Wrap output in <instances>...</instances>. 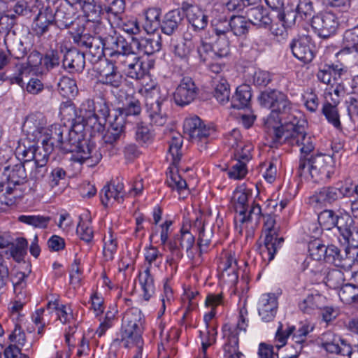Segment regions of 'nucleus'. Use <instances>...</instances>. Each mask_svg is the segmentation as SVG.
Masks as SVG:
<instances>
[{
	"label": "nucleus",
	"instance_id": "nucleus-1",
	"mask_svg": "<svg viewBox=\"0 0 358 358\" xmlns=\"http://www.w3.org/2000/svg\"><path fill=\"white\" fill-rule=\"evenodd\" d=\"M259 99L262 106L271 110L265 121V126L272 136L275 135V129L283 130L285 122L298 120L292 103L284 93L275 90H265L261 93Z\"/></svg>",
	"mask_w": 358,
	"mask_h": 358
},
{
	"label": "nucleus",
	"instance_id": "nucleus-2",
	"mask_svg": "<svg viewBox=\"0 0 358 358\" xmlns=\"http://www.w3.org/2000/svg\"><path fill=\"white\" fill-rule=\"evenodd\" d=\"M69 140L64 143V152L72 153L71 160L87 166H96L101 159L102 155L94 142L84 138L81 132L69 129Z\"/></svg>",
	"mask_w": 358,
	"mask_h": 358
},
{
	"label": "nucleus",
	"instance_id": "nucleus-3",
	"mask_svg": "<svg viewBox=\"0 0 358 358\" xmlns=\"http://www.w3.org/2000/svg\"><path fill=\"white\" fill-rule=\"evenodd\" d=\"M283 130L275 129V135L272 136L273 143L287 142L291 145L300 147L301 153L308 155L315 149L313 138L308 135L304 126L299 120L285 122Z\"/></svg>",
	"mask_w": 358,
	"mask_h": 358
},
{
	"label": "nucleus",
	"instance_id": "nucleus-4",
	"mask_svg": "<svg viewBox=\"0 0 358 358\" xmlns=\"http://www.w3.org/2000/svg\"><path fill=\"white\" fill-rule=\"evenodd\" d=\"M142 324L141 312L137 308H131L124 315L122 322L120 338H115L114 345L123 344L124 348L137 346L142 349Z\"/></svg>",
	"mask_w": 358,
	"mask_h": 358
},
{
	"label": "nucleus",
	"instance_id": "nucleus-5",
	"mask_svg": "<svg viewBox=\"0 0 358 358\" xmlns=\"http://www.w3.org/2000/svg\"><path fill=\"white\" fill-rule=\"evenodd\" d=\"M308 165L309 175L315 183L324 182L331 178L334 173V159L327 155H317L311 157L308 163L300 159L298 167V176L301 177Z\"/></svg>",
	"mask_w": 358,
	"mask_h": 358
},
{
	"label": "nucleus",
	"instance_id": "nucleus-6",
	"mask_svg": "<svg viewBox=\"0 0 358 358\" xmlns=\"http://www.w3.org/2000/svg\"><path fill=\"white\" fill-rule=\"evenodd\" d=\"M146 106L151 124L163 126L167 121L168 116L163 108L166 95L162 96L159 87L153 86L145 90Z\"/></svg>",
	"mask_w": 358,
	"mask_h": 358
},
{
	"label": "nucleus",
	"instance_id": "nucleus-7",
	"mask_svg": "<svg viewBox=\"0 0 358 358\" xmlns=\"http://www.w3.org/2000/svg\"><path fill=\"white\" fill-rule=\"evenodd\" d=\"M34 22V31L38 36L46 35L51 40H57L59 29L56 24L55 11L50 6L40 9Z\"/></svg>",
	"mask_w": 358,
	"mask_h": 358
},
{
	"label": "nucleus",
	"instance_id": "nucleus-8",
	"mask_svg": "<svg viewBox=\"0 0 358 358\" xmlns=\"http://www.w3.org/2000/svg\"><path fill=\"white\" fill-rule=\"evenodd\" d=\"M264 220V227L268 233L266 235L264 245L260 248L262 258L268 262L273 259L279 245L283 242L282 238H278L277 229L275 228V220L271 214L262 215Z\"/></svg>",
	"mask_w": 358,
	"mask_h": 358
},
{
	"label": "nucleus",
	"instance_id": "nucleus-9",
	"mask_svg": "<svg viewBox=\"0 0 358 358\" xmlns=\"http://www.w3.org/2000/svg\"><path fill=\"white\" fill-rule=\"evenodd\" d=\"M184 133L189 139L200 147L201 150L206 149L208 138L213 130L207 127L197 116L186 118L184 122Z\"/></svg>",
	"mask_w": 358,
	"mask_h": 358
},
{
	"label": "nucleus",
	"instance_id": "nucleus-10",
	"mask_svg": "<svg viewBox=\"0 0 358 358\" xmlns=\"http://www.w3.org/2000/svg\"><path fill=\"white\" fill-rule=\"evenodd\" d=\"M311 26L320 37L327 38L336 33L339 21L334 13L325 11L313 17Z\"/></svg>",
	"mask_w": 358,
	"mask_h": 358
},
{
	"label": "nucleus",
	"instance_id": "nucleus-11",
	"mask_svg": "<svg viewBox=\"0 0 358 358\" xmlns=\"http://www.w3.org/2000/svg\"><path fill=\"white\" fill-rule=\"evenodd\" d=\"M194 236L188 229L183 227L179 234H177L173 241L168 243V248L171 254L177 259H181L182 250H185L189 257L193 258L194 253L191 251L194 244Z\"/></svg>",
	"mask_w": 358,
	"mask_h": 358
},
{
	"label": "nucleus",
	"instance_id": "nucleus-12",
	"mask_svg": "<svg viewBox=\"0 0 358 358\" xmlns=\"http://www.w3.org/2000/svg\"><path fill=\"white\" fill-rule=\"evenodd\" d=\"M110 126L103 136V141L106 145L119 150V143L125 136V121L124 117L115 114L113 120H109Z\"/></svg>",
	"mask_w": 358,
	"mask_h": 358
},
{
	"label": "nucleus",
	"instance_id": "nucleus-13",
	"mask_svg": "<svg viewBox=\"0 0 358 358\" xmlns=\"http://www.w3.org/2000/svg\"><path fill=\"white\" fill-rule=\"evenodd\" d=\"M199 94V88L190 77H184L177 87L173 98L178 106H185L193 101Z\"/></svg>",
	"mask_w": 358,
	"mask_h": 358
},
{
	"label": "nucleus",
	"instance_id": "nucleus-14",
	"mask_svg": "<svg viewBox=\"0 0 358 358\" xmlns=\"http://www.w3.org/2000/svg\"><path fill=\"white\" fill-rule=\"evenodd\" d=\"M47 120L41 113L29 115L22 125V131L27 138L35 141L43 138V133L47 128Z\"/></svg>",
	"mask_w": 358,
	"mask_h": 358
},
{
	"label": "nucleus",
	"instance_id": "nucleus-15",
	"mask_svg": "<svg viewBox=\"0 0 358 358\" xmlns=\"http://www.w3.org/2000/svg\"><path fill=\"white\" fill-rule=\"evenodd\" d=\"M321 341L322 348L328 352L343 356L350 352V345L330 331L322 334Z\"/></svg>",
	"mask_w": 358,
	"mask_h": 358
},
{
	"label": "nucleus",
	"instance_id": "nucleus-16",
	"mask_svg": "<svg viewBox=\"0 0 358 358\" xmlns=\"http://www.w3.org/2000/svg\"><path fill=\"white\" fill-rule=\"evenodd\" d=\"M68 128L59 124L47 127L43 133L41 143L48 152H52L58 143H61L62 136L66 134Z\"/></svg>",
	"mask_w": 358,
	"mask_h": 358
},
{
	"label": "nucleus",
	"instance_id": "nucleus-17",
	"mask_svg": "<svg viewBox=\"0 0 358 358\" xmlns=\"http://www.w3.org/2000/svg\"><path fill=\"white\" fill-rule=\"evenodd\" d=\"M338 231L345 243L351 248H358V226L350 216L344 215V219L340 221Z\"/></svg>",
	"mask_w": 358,
	"mask_h": 358
},
{
	"label": "nucleus",
	"instance_id": "nucleus-18",
	"mask_svg": "<svg viewBox=\"0 0 358 358\" xmlns=\"http://www.w3.org/2000/svg\"><path fill=\"white\" fill-rule=\"evenodd\" d=\"M62 66L69 72H81L85 66V54L73 48L63 53Z\"/></svg>",
	"mask_w": 358,
	"mask_h": 358
},
{
	"label": "nucleus",
	"instance_id": "nucleus-19",
	"mask_svg": "<svg viewBox=\"0 0 358 358\" xmlns=\"http://www.w3.org/2000/svg\"><path fill=\"white\" fill-rule=\"evenodd\" d=\"M290 48L294 56L304 63L310 62L314 58V52L308 36L293 40Z\"/></svg>",
	"mask_w": 358,
	"mask_h": 358
},
{
	"label": "nucleus",
	"instance_id": "nucleus-20",
	"mask_svg": "<svg viewBox=\"0 0 358 358\" xmlns=\"http://www.w3.org/2000/svg\"><path fill=\"white\" fill-rule=\"evenodd\" d=\"M278 303L277 298L272 294H263L259 302L258 313L262 320L271 322L277 313Z\"/></svg>",
	"mask_w": 358,
	"mask_h": 358
},
{
	"label": "nucleus",
	"instance_id": "nucleus-21",
	"mask_svg": "<svg viewBox=\"0 0 358 358\" xmlns=\"http://www.w3.org/2000/svg\"><path fill=\"white\" fill-rule=\"evenodd\" d=\"M341 197V192L336 187H324L309 198V203L315 207L331 204Z\"/></svg>",
	"mask_w": 358,
	"mask_h": 358
},
{
	"label": "nucleus",
	"instance_id": "nucleus-22",
	"mask_svg": "<svg viewBox=\"0 0 358 358\" xmlns=\"http://www.w3.org/2000/svg\"><path fill=\"white\" fill-rule=\"evenodd\" d=\"M262 215L260 206L253 203L248 215L246 213H243L235 217L236 230H238L240 234L242 233L243 229L248 227V223L252 224V227L257 226Z\"/></svg>",
	"mask_w": 358,
	"mask_h": 358
},
{
	"label": "nucleus",
	"instance_id": "nucleus-23",
	"mask_svg": "<svg viewBox=\"0 0 358 358\" xmlns=\"http://www.w3.org/2000/svg\"><path fill=\"white\" fill-rule=\"evenodd\" d=\"M55 15L59 31L61 29L69 27L76 19L73 5L68 3H61L55 10Z\"/></svg>",
	"mask_w": 358,
	"mask_h": 358
},
{
	"label": "nucleus",
	"instance_id": "nucleus-24",
	"mask_svg": "<svg viewBox=\"0 0 358 358\" xmlns=\"http://www.w3.org/2000/svg\"><path fill=\"white\" fill-rule=\"evenodd\" d=\"M246 15L250 24L259 27L266 28L272 24L269 13L261 5L249 8L246 11Z\"/></svg>",
	"mask_w": 358,
	"mask_h": 358
},
{
	"label": "nucleus",
	"instance_id": "nucleus-25",
	"mask_svg": "<svg viewBox=\"0 0 358 358\" xmlns=\"http://www.w3.org/2000/svg\"><path fill=\"white\" fill-rule=\"evenodd\" d=\"M4 176H6L8 186L7 192L10 193L11 185L15 187L24 184L27 181V173L24 164L19 163L12 167L5 168Z\"/></svg>",
	"mask_w": 358,
	"mask_h": 358
},
{
	"label": "nucleus",
	"instance_id": "nucleus-26",
	"mask_svg": "<svg viewBox=\"0 0 358 358\" xmlns=\"http://www.w3.org/2000/svg\"><path fill=\"white\" fill-rule=\"evenodd\" d=\"M183 20V12L178 9L167 13L160 24L163 33L167 35L173 34L178 29Z\"/></svg>",
	"mask_w": 358,
	"mask_h": 358
},
{
	"label": "nucleus",
	"instance_id": "nucleus-27",
	"mask_svg": "<svg viewBox=\"0 0 358 358\" xmlns=\"http://www.w3.org/2000/svg\"><path fill=\"white\" fill-rule=\"evenodd\" d=\"M252 98L251 87L248 85H241L236 88L234 95L231 100V106L233 108H248L250 106Z\"/></svg>",
	"mask_w": 358,
	"mask_h": 358
},
{
	"label": "nucleus",
	"instance_id": "nucleus-28",
	"mask_svg": "<svg viewBox=\"0 0 358 358\" xmlns=\"http://www.w3.org/2000/svg\"><path fill=\"white\" fill-rule=\"evenodd\" d=\"M133 45L137 50L148 55L159 51L162 46L161 39L159 36L141 39L133 38Z\"/></svg>",
	"mask_w": 358,
	"mask_h": 358
},
{
	"label": "nucleus",
	"instance_id": "nucleus-29",
	"mask_svg": "<svg viewBox=\"0 0 358 358\" xmlns=\"http://www.w3.org/2000/svg\"><path fill=\"white\" fill-rule=\"evenodd\" d=\"M214 86L213 96L222 105L230 100V88L227 80L221 76H217L213 80Z\"/></svg>",
	"mask_w": 358,
	"mask_h": 358
},
{
	"label": "nucleus",
	"instance_id": "nucleus-30",
	"mask_svg": "<svg viewBox=\"0 0 358 358\" xmlns=\"http://www.w3.org/2000/svg\"><path fill=\"white\" fill-rule=\"evenodd\" d=\"M318 222L324 229L329 230L336 227L340 228V221L344 219V215H338L331 210H324L318 215Z\"/></svg>",
	"mask_w": 358,
	"mask_h": 358
},
{
	"label": "nucleus",
	"instance_id": "nucleus-31",
	"mask_svg": "<svg viewBox=\"0 0 358 358\" xmlns=\"http://www.w3.org/2000/svg\"><path fill=\"white\" fill-rule=\"evenodd\" d=\"M161 13L157 8H148L145 13L143 27L148 34H153L160 27Z\"/></svg>",
	"mask_w": 358,
	"mask_h": 358
},
{
	"label": "nucleus",
	"instance_id": "nucleus-32",
	"mask_svg": "<svg viewBox=\"0 0 358 358\" xmlns=\"http://www.w3.org/2000/svg\"><path fill=\"white\" fill-rule=\"evenodd\" d=\"M325 252L324 261L334 264L338 267L345 266V262L346 260L347 254L342 252L338 247L334 245H328L327 246V249H325Z\"/></svg>",
	"mask_w": 358,
	"mask_h": 358
},
{
	"label": "nucleus",
	"instance_id": "nucleus-33",
	"mask_svg": "<svg viewBox=\"0 0 358 358\" xmlns=\"http://www.w3.org/2000/svg\"><path fill=\"white\" fill-rule=\"evenodd\" d=\"M122 189L121 185H117V186L111 185L110 184L106 185L100 193L101 201L103 205L108 206L112 200L119 202L120 199L122 200V196L121 195Z\"/></svg>",
	"mask_w": 358,
	"mask_h": 358
},
{
	"label": "nucleus",
	"instance_id": "nucleus-34",
	"mask_svg": "<svg viewBox=\"0 0 358 358\" xmlns=\"http://www.w3.org/2000/svg\"><path fill=\"white\" fill-rule=\"evenodd\" d=\"M228 26L234 35L241 36L248 34L250 22L242 15H233L228 22Z\"/></svg>",
	"mask_w": 358,
	"mask_h": 358
},
{
	"label": "nucleus",
	"instance_id": "nucleus-35",
	"mask_svg": "<svg viewBox=\"0 0 358 358\" xmlns=\"http://www.w3.org/2000/svg\"><path fill=\"white\" fill-rule=\"evenodd\" d=\"M138 279L143 290V298L148 301L155 293L154 280L150 274V266H147L143 273H139Z\"/></svg>",
	"mask_w": 358,
	"mask_h": 358
},
{
	"label": "nucleus",
	"instance_id": "nucleus-36",
	"mask_svg": "<svg viewBox=\"0 0 358 358\" xmlns=\"http://www.w3.org/2000/svg\"><path fill=\"white\" fill-rule=\"evenodd\" d=\"M142 110L140 101L135 97H130L127 99L126 103L122 108H118L115 114L124 117L129 115H138Z\"/></svg>",
	"mask_w": 358,
	"mask_h": 358
},
{
	"label": "nucleus",
	"instance_id": "nucleus-37",
	"mask_svg": "<svg viewBox=\"0 0 358 358\" xmlns=\"http://www.w3.org/2000/svg\"><path fill=\"white\" fill-rule=\"evenodd\" d=\"M110 109L104 99L97 97L95 101L94 113L92 118L99 122V125L104 124L109 117Z\"/></svg>",
	"mask_w": 358,
	"mask_h": 358
},
{
	"label": "nucleus",
	"instance_id": "nucleus-38",
	"mask_svg": "<svg viewBox=\"0 0 358 358\" xmlns=\"http://www.w3.org/2000/svg\"><path fill=\"white\" fill-rule=\"evenodd\" d=\"M44 153L40 150L38 148H36V151L34 152V158L32 160L34 161L36 166L35 170V178L39 179L43 178L46 172V164L48 160L49 155L51 152H46V150L43 147Z\"/></svg>",
	"mask_w": 358,
	"mask_h": 358
},
{
	"label": "nucleus",
	"instance_id": "nucleus-39",
	"mask_svg": "<svg viewBox=\"0 0 358 358\" xmlns=\"http://www.w3.org/2000/svg\"><path fill=\"white\" fill-rule=\"evenodd\" d=\"M124 71L129 78L141 80L148 73V67L143 59L141 57L131 66L124 69Z\"/></svg>",
	"mask_w": 358,
	"mask_h": 358
},
{
	"label": "nucleus",
	"instance_id": "nucleus-40",
	"mask_svg": "<svg viewBox=\"0 0 358 358\" xmlns=\"http://www.w3.org/2000/svg\"><path fill=\"white\" fill-rule=\"evenodd\" d=\"M189 23L195 30L204 29L208 24V17L198 8H192L187 13Z\"/></svg>",
	"mask_w": 358,
	"mask_h": 358
},
{
	"label": "nucleus",
	"instance_id": "nucleus-41",
	"mask_svg": "<svg viewBox=\"0 0 358 358\" xmlns=\"http://www.w3.org/2000/svg\"><path fill=\"white\" fill-rule=\"evenodd\" d=\"M182 145V137L177 134L171 137L169 141V153L171 156L172 164L176 166L180 161L182 153L180 149Z\"/></svg>",
	"mask_w": 358,
	"mask_h": 358
},
{
	"label": "nucleus",
	"instance_id": "nucleus-42",
	"mask_svg": "<svg viewBox=\"0 0 358 358\" xmlns=\"http://www.w3.org/2000/svg\"><path fill=\"white\" fill-rule=\"evenodd\" d=\"M222 303V294H208L206 299V306L211 307V310L204 316V322L206 324V329H208L210 327V321L215 315V308Z\"/></svg>",
	"mask_w": 358,
	"mask_h": 358
},
{
	"label": "nucleus",
	"instance_id": "nucleus-43",
	"mask_svg": "<svg viewBox=\"0 0 358 358\" xmlns=\"http://www.w3.org/2000/svg\"><path fill=\"white\" fill-rule=\"evenodd\" d=\"M57 87L59 93L65 97L73 96L78 91L76 81L66 76L60 78Z\"/></svg>",
	"mask_w": 358,
	"mask_h": 358
},
{
	"label": "nucleus",
	"instance_id": "nucleus-44",
	"mask_svg": "<svg viewBox=\"0 0 358 358\" xmlns=\"http://www.w3.org/2000/svg\"><path fill=\"white\" fill-rule=\"evenodd\" d=\"M194 45L192 41L185 39L174 46V55L185 62L188 63Z\"/></svg>",
	"mask_w": 358,
	"mask_h": 358
},
{
	"label": "nucleus",
	"instance_id": "nucleus-45",
	"mask_svg": "<svg viewBox=\"0 0 358 358\" xmlns=\"http://www.w3.org/2000/svg\"><path fill=\"white\" fill-rule=\"evenodd\" d=\"M18 219L23 223L42 229L46 228L50 221V217L42 215H21Z\"/></svg>",
	"mask_w": 358,
	"mask_h": 358
},
{
	"label": "nucleus",
	"instance_id": "nucleus-46",
	"mask_svg": "<svg viewBox=\"0 0 358 358\" xmlns=\"http://www.w3.org/2000/svg\"><path fill=\"white\" fill-rule=\"evenodd\" d=\"M167 174L166 182L170 187L176 189L179 194L187 189V182L178 173V171L174 172L170 170Z\"/></svg>",
	"mask_w": 358,
	"mask_h": 358
},
{
	"label": "nucleus",
	"instance_id": "nucleus-47",
	"mask_svg": "<svg viewBox=\"0 0 358 358\" xmlns=\"http://www.w3.org/2000/svg\"><path fill=\"white\" fill-rule=\"evenodd\" d=\"M135 138L140 145H148L152 143L153 134L147 126L138 124L136 127Z\"/></svg>",
	"mask_w": 358,
	"mask_h": 358
},
{
	"label": "nucleus",
	"instance_id": "nucleus-48",
	"mask_svg": "<svg viewBox=\"0 0 358 358\" xmlns=\"http://www.w3.org/2000/svg\"><path fill=\"white\" fill-rule=\"evenodd\" d=\"M322 112L329 122L332 124L337 129L341 130L339 115L336 106H332L331 103H327L324 106Z\"/></svg>",
	"mask_w": 358,
	"mask_h": 358
},
{
	"label": "nucleus",
	"instance_id": "nucleus-49",
	"mask_svg": "<svg viewBox=\"0 0 358 358\" xmlns=\"http://www.w3.org/2000/svg\"><path fill=\"white\" fill-rule=\"evenodd\" d=\"M213 47L214 50L213 55L216 58L226 57L229 53V42L226 36L218 37Z\"/></svg>",
	"mask_w": 358,
	"mask_h": 358
},
{
	"label": "nucleus",
	"instance_id": "nucleus-50",
	"mask_svg": "<svg viewBox=\"0 0 358 358\" xmlns=\"http://www.w3.org/2000/svg\"><path fill=\"white\" fill-rule=\"evenodd\" d=\"M64 52L62 47L59 51L58 50H50L47 52L43 57V64L47 69H52L58 66L60 63L61 55Z\"/></svg>",
	"mask_w": 358,
	"mask_h": 358
},
{
	"label": "nucleus",
	"instance_id": "nucleus-51",
	"mask_svg": "<svg viewBox=\"0 0 358 358\" xmlns=\"http://www.w3.org/2000/svg\"><path fill=\"white\" fill-rule=\"evenodd\" d=\"M296 11L301 20H312L314 17L313 3L310 0H299Z\"/></svg>",
	"mask_w": 358,
	"mask_h": 358
},
{
	"label": "nucleus",
	"instance_id": "nucleus-52",
	"mask_svg": "<svg viewBox=\"0 0 358 358\" xmlns=\"http://www.w3.org/2000/svg\"><path fill=\"white\" fill-rule=\"evenodd\" d=\"M104 43L103 40L96 38L87 48L89 49L90 55L92 57V62H97L103 57V48H106Z\"/></svg>",
	"mask_w": 358,
	"mask_h": 358
},
{
	"label": "nucleus",
	"instance_id": "nucleus-53",
	"mask_svg": "<svg viewBox=\"0 0 358 358\" xmlns=\"http://www.w3.org/2000/svg\"><path fill=\"white\" fill-rule=\"evenodd\" d=\"M108 35L105 36L104 44L106 45V48L110 49L113 50V52H116L117 47L119 46V41L120 40H124V38L117 35L115 30L113 29L112 24H108Z\"/></svg>",
	"mask_w": 358,
	"mask_h": 358
},
{
	"label": "nucleus",
	"instance_id": "nucleus-54",
	"mask_svg": "<svg viewBox=\"0 0 358 358\" xmlns=\"http://www.w3.org/2000/svg\"><path fill=\"white\" fill-rule=\"evenodd\" d=\"M327 285L333 289H337L340 286H343L344 282V274L343 273L338 269H333L330 271L327 277Z\"/></svg>",
	"mask_w": 358,
	"mask_h": 358
},
{
	"label": "nucleus",
	"instance_id": "nucleus-55",
	"mask_svg": "<svg viewBox=\"0 0 358 358\" xmlns=\"http://www.w3.org/2000/svg\"><path fill=\"white\" fill-rule=\"evenodd\" d=\"M217 331L215 327H208L206 331H200V337L201 338L202 350L206 353L207 348L215 343Z\"/></svg>",
	"mask_w": 358,
	"mask_h": 358
},
{
	"label": "nucleus",
	"instance_id": "nucleus-56",
	"mask_svg": "<svg viewBox=\"0 0 358 358\" xmlns=\"http://www.w3.org/2000/svg\"><path fill=\"white\" fill-rule=\"evenodd\" d=\"M234 208L238 215L246 213L248 208V195L245 192H237L234 196Z\"/></svg>",
	"mask_w": 358,
	"mask_h": 358
},
{
	"label": "nucleus",
	"instance_id": "nucleus-57",
	"mask_svg": "<svg viewBox=\"0 0 358 358\" xmlns=\"http://www.w3.org/2000/svg\"><path fill=\"white\" fill-rule=\"evenodd\" d=\"M27 241L24 238H19L16 240V243L11 247V254L13 257L17 259H22L27 254Z\"/></svg>",
	"mask_w": 358,
	"mask_h": 358
},
{
	"label": "nucleus",
	"instance_id": "nucleus-58",
	"mask_svg": "<svg viewBox=\"0 0 358 358\" xmlns=\"http://www.w3.org/2000/svg\"><path fill=\"white\" fill-rule=\"evenodd\" d=\"M294 330V327H291L286 330H283L282 324L280 322L275 337V342L277 343L276 347L278 348L283 347L286 344L287 338L293 334Z\"/></svg>",
	"mask_w": 358,
	"mask_h": 358
},
{
	"label": "nucleus",
	"instance_id": "nucleus-59",
	"mask_svg": "<svg viewBox=\"0 0 358 358\" xmlns=\"http://www.w3.org/2000/svg\"><path fill=\"white\" fill-rule=\"evenodd\" d=\"M197 53L202 62H206L210 59H217L213 55V45L204 41H201V45L197 48Z\"/></svg>",
	"mask_w": 358,
	"mask_h": 358
},
{
	"label": "nucleus",
	"instance_id": "nucleus-60",
	"mask_svg": "<svg viewBox=\"0 0 358 358\" xmlns=\"http://www.w3.org/2000/svg\"><path fill=\"white\" fill-rule=\"evenodd\" d=\"M343 42L345 48L355 50L358 45V29L346 31L343 36Z\"/></svg>",
	"mask_w": 358,
	"mask_h": 358
},
{
	"label": "nucleus",
	"instance_id": "nucleus-61",
	"mask_svg": "<svg viewBox=\"0 0 358 358\" xmlns=\"http://www.w3.org/2000/svg\"><path fill=\"white\" fill-rule=\"evenodd\" d=\"M299 17L296 10H287V11L280 12L278 13V18L283 25L290 27L295 24L297 17Z\"/></svg>",
	"mask_w": 358,
	"mask_h": 358
},
{
	"label": "nucleus",
	"instance_id": "nucleus-62",
	"mask_svg": "<svg viewBox=\"0 0 358 358\" xmlns=\"http://www.w3.org/2000/svg\"><path fill=\"white\" fill-rule=\"evenodd\" d=\"M100 80L103 84L118 87L122 83V76L115 69L110 74H101V80Z\"/></svg>",
	"mask_w": 358,
	"mask_h": 358
},
{
	"label": "nucleus",
	"instance_id": "nucleus-63",
	"mask_svg": "<svg viewBox=\"0 0 358 358\" xmlns=\"http://www.w3.org/2000/svg\"><path fill=\"white\" fill-rule=\"evenodd\" d=\"M26 277L27 276L24 273H19L17 274L18 280L17 282H13L14 292L16 294V297L20 300L26 299L27 296L26 291L23 290L26 285L24 282Z\"/></svg>",
	"mask_w": 358,
	"mask_h": 358
},
{
	"label": "nucleus",
	"instance_id": "nucleus-64",
	"mask_svg": "<svg viewBox=\"0 0 358 358\" xmlns=\"http://www.w3.org/2000/svg\"><path fill=\"white\" fill-rule=\"evenodd\" d=\"M245 163L240 159H236V164L232 166L231 169L228 172L229 178L233 179L243 178L246 174Z\"/></svg>",
	"mask_w": 358,
	"mask_h": 358
}]
</instances>
